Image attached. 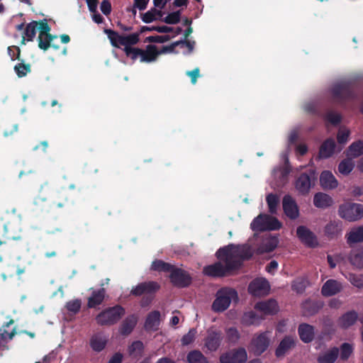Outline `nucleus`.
Masks as SVG:
<instances>
[{
    "mask_svg": "<svg viewBox=\"0 0 363 363\" xmlns=\"http://www.w3.org/2000/svg\"><path fill=\"white\" fill-rule=\"evenodd\" d=\"M339 216L350 222L361 219L363 217V205L354 203H345L340 206Z\"/></svg>",
    "mask_w": 363,
    "mask_h": 363,
    "instance_id": "5",
    "label": "nucleus"
},
{
    "mask_svg": "<svg viewBox=\"0 0 363 363\" xmlns=\"http://www.w3.org/2000/svg\"><path fill=\"white\" fill-rule=\"evenodd\" d=\"M320 185L325 190H333L339 186V182L329 170H324L320 174Z\"/></svg>",
    "mask_w": 363,
    "mask_h": 363,
    "instance_id": "12",
    "label": "nucleus"
},
{
    "mask_svg": "<svg viewBox=\"0 0 363 363\" xmlns=\"http://www.w3.org/2000/svg\"><path fill=\"white\" fill-rule=\"evenodd\" d=\"M335 140L332 138L327 139L320 147L319 157L323 159L329 158L335 152Z\"/></svg>",
    "mask_w": 363,
    "mask_h": 363,
    "instance_id": "25",
    "label": "nucleus"
},
{
    "mask_svg": "<svg viewBox=\"0 0 363 363\" xmlns=\"http://www.w3.org/2000/svg\"><path fill=\"white\" fill-rule=\"evenodd\" d=\"M181 13L179 11L169 13L164 18V22L167 24H177L180 21Z\"/></svg>",
    "mask_w": 363,
    "mask_h": 363,
    "instance_id": "50",
    "label": "nucleus"
},
{
    "mask_svg": "<svg viewBox=\"0 0 363 363\" xmlns=\"http://www.w3.org/2000/svg\"><path fill=\"white\" fill-rule=\"evenodd\" d=\"M349 244L363 242V225L352 228L346 235Z\"/></svg>",
    "mask_w": 363,
    "mask_h": 363,
    "instance_id": "27",
    "label": "nucleus"
},
{
    "mask_svg": "<svg viewBox=\"0 0 363 363\" xmlns=\"http://www.w3.org/2000/svg\"><path fill=\"white\" fill-rule=\"evenodd\" d=\"M283 208L285 214L291 219L296 218L299 215L296 202L289 195H286L283 199Z\"/></svg>",
    "mask_w": 363,
    "mask_h": 363,
    "instance_id": "14",
    "label": "nucleus"
},
{
    "mask_svg": "<svg viewBox=\"0 0 363 363\" xmlns=\"http://www.w3.org/2000/svg\"><path fill=\"white\" fill-rule=\"evenodd\" d=\"M339 349L330 347L322 351L318 357V363H334L337 358Z\"/></svg>",
    "mask_w": 363,
    "mask_h": 363,
    "instance_id": "23",
    "label": "nucleus"
},
{
    "mask_svg": "<svg viewBox=\"0 0 363 363\" xmlns=\"http://www.w3.org/2000/svg\"><path fill=\"white\" fill-rule=\"evenodd\" d=\"M342 289V285L340 282L334 279H329L323 285L322 294L325 296H330L340 292Z\"/></svg>",
    "mask_w": 363,
    "mask_h": 363,
    "instance_id": "22",
    "label": "nucleus"
},
{
    "mask_svg": "<svg viewBox=\"0 0 363 363\" xmlns=\"http://www.w3.org/2000/svg\"><path fill=\"white\" fill-rule=\"evenodd\" d=\"M269 284L264 278H257L254 279L248 287L250 294L255 296H266L269 294Z\"/></svg>",
    "mask_w": 363,
    "mask_h": 363,
    "instance_id": "9",
    "label": "nucleus"
},
{
    "mask_svg": "<svg viewBox=\"0 0 363 363\" xmlns=\"http://www.w3.org/2000/svg\"><path fill=\"white\" fill-rule=\"evenodd\" d=\"M138 322V317L135 314H132L126 317L121 323L119 327V333L122 335H130L135 328Z\"/></svg>",
    "mask_w": 363,
    "mask_h": 363,
    "instance_id": "20",
    "label": "nucleus"
},
{
    "mask_svg": "<svg viewBox=\"0 0 363 363\" xmlns=\"http://www.w3.org/2000/svg\"><path fill=\"white\" fill-rule=\"evenodd\" d=\"M353 346L350 343H343L340 347V359L346 360L352 354Z\"/></svg>",
    "mask_w": 363,
    "mask_h": 363,
    "instance_id": "49",
    "label": "nucleus"
},
{
    "mask_svg": "<svg viewBox=\"0 0 363 363\" xmlns=\"http://www.w3.org/2000/svg\"><path fill=\"white\" fill-rule=\"evenodd\" d=\"M290 172V167L286 164V166L282 168L274 169V174L275 177H279L281 183H284Z\"/></svg>",
    "mask_w": 363,
    "mask_h": 363,
    "instance_id": "46",
    "label": "nucleus"
},
{
    "mask_svg": "<svg viewBox=\"0 0 363 363\" xmlns=\"http://www.w3.org/2000/svg\"><path fill=\"white\" fill-rule=\"evenodd\" d=\"M354 167V159L347 156L338 163L337 173L342 176H348L353 171Z\"/></svg>",
    "mask_w": 363,
    "mask_h": 363,
    "instance_id": "24",
    "label": "nucleus"
},
{
    "mask_svg": "<svg viewBox=\"0 0 363 363\" xmlns=\"http://www.w3.org/2000/svg\"><path fill=\"white\" fill-rule=\"evenodd\" d=\"M294 345V338L289 336L284 338L277 347L275 354L277 357H283Z\"/></svg>",
    "mask_w": 363,
    "mask_h": 363,
    "instance_id": "28",
    "label": "nucleus"
},
{
    "mask_svg": "<svg viewBox=\"0 0 363 363\" xmlns=\"http://www.w3.org/2000/svg\"><path fill=\"white\" fill-rule=\"evenodd\" d=\"M125 308L121 305L108 307L101 311L95 318L96 322L101 326H111L117 323L125 315Z\"/></svg>",
    "mask_w": 363,
    "mask_h": 363,
    "instance_id": "2",
    "label": "nucleus"
},
{
    "mask_svg": "<svg viewBox=\"0 0 363 363\" xmlns=\"http://www.w3.org/2000/svg\"><path fill=\"white\" fill-rule=\"evenodd\" d=\"M352 263L357 267H363V250L353 255L351 257Z\"/></svg>",
    "mask_w": 363,
    "mask_h": 363,
    "instance_id": "54",
    "label": "nucleus"
},
{
    "mask_svg": "<svg viewBox=\"0 0 363 363\" xmlns=\"http://www.w3.org/2000/svg\"><path fill=\"white\" fill-rule=\"evenodd\" d=\"M88 8L91 13L96 12L98 0H86Z\"/></svg>",
    "mask_w": 363,
    "mask_h": 363,
    "instance_id": "64",
    "label": "nucleus"
},
{
    "mask_svg": "<svg viewBox=\"0 0 363 363\" xmlns=\"http://www.w3.org/2000/svg\"><path fill=\"white\" fill-rule=\"evenodd\" d=\"M100 9L101 12L104 15L107 16L110 14L111 11V4L108 0H104L101 4Z\"/></svg>",
    "mask_w": 363,
    "mask_h": 363,
    "instance_id": "58",
    "label": "nucleus"
},
{
    "mask_svg": "<svg viewBox=\"0 0 363 363\" xmlns=\"http://www.w3.org/2000/svg\"><path fill=\"white\" fill-rule=\"evenodd\" d=\"M363 154V140L352 143L346 151V155L352 159L359 157Z\"/></svg>",
    "mask_w": 363,
    "mask_h": 363,
    "instance_id": "30",
    "label": "nucleus"
},
{
    "mask_svg": "<svg viewBox=\"0 0 363 363\" xmlns=\"http://www.w3.org/2000/svg\"><path fill=\"white\" fill-rule=\"evenodd\" d=\"M186 362L188 363H209L207 357L199 350H194L186 355Z\"/></svg>",
    "mask_w": 363,
    "mask_h": 363,
    "instance_id": "32",
    "label": "nucleus"
},
{
    "mask_svg": "<svg viewBox=\"0 0 363 363\" xmlns=\"http://www.w3.org/2000/svg\"><path fill=\"white\" fill-rule=\"evenodd\" d=\"M313 205L321 209H325L334 204L333 199L328 194L318 192L313 196Z\"/></svg>",
    "mask_w": 363,
    "mask_h": 363,
    "instance_id": "17",
    "label": "nucleus"
},
{
    "mask_svg": "<svg viewBox=\"0 0 363 363\" xmlns=\"http://www.w3.org/2000/svg\"><path fill=\"white\" fill-rule=\"evenodd\" d=\"M160 289V285L154 281L140 283L130 291V294L135 296H140L143 294H154Z\"/></svg>",
    "mask_w": 363,
    "mask_h": 363,
    "instance_id": "10",
    "label": "nucleus"
},
{
    "mask_svg": "<svg viewBox=\"0 0 363 363\" xmlns=\"http://www.w3.org/2000/svg\"><path fill=\"white\" fill-rule=\"evenodd\" d=\"M56 38V35H53L52 34H45L43 36H38V40L39 48L45 51L48 50V48L51 47V42Z\"/></svg>",
    "mask_w": 363,
    "mask_h": 363,
    "instance_id": "41",
    "label": "nucleus"
},
{
    "mask_svg": "<svg viewBox=\"0 0 363 363\" xmlns=\"http://www.w3.org/2000/svg\"><path fill=\"white\" fill-rule=\"evenodd\" d=\"M38 21H33L29 23L24 30V35L27 38L28 41H32L35 36L38 29Z\"/></svg>",
    "mask_w": 363,
    "mask_h": 363,
    "instance_id": "43",
    "label": "nucleus"
},
{
    "mask_svg": "<svg viewBox=\"0 0 363 363\" xmlns=\"http://www.w3.org/2000/svg\"><path fill=\"white\" fill-rule=\"evenodd\" d=\"M254 231L276 230L281 227V223L274 217L260 214L250 224Z\"/></svg>",
    "mask_w": 363,
    "mask_h": 363,
    "instance_id": "4",
    "label": "nucleus"
},
{
    "mask_svg": "<svg viewBox=\"0 0 363 363\" xmlns=\"http://www.w3.org/2000/svg\"><path fill=\"white\" fill-rule=\"evenodd\" d=\"M199 68L197 67L187 72V75L191 77V80L193 84L196 82V79L199 76Z\"/></svg>",
    "mask_w": 363,
    "mask_h": 363,
    "instance_id": "61",
    "label": "nucleus"
},
{
    "mask_svg": "<svg viewBox=\"0 0 363 363\" xmlns=\"http://www.w3.org/2000/svg\"><path fill=\"white\" fill-rule=\"evenodd\" d=\"M222 337L220 332L209 331L205 339V347L209 351H216L219 347Z\"/></svg>",
    "mask_w": 363,
    "mask_h": 363,
    "instance_id": "19",
    "label": "nucleus"
},
{
    "mask_svg": "<svg viewBox=\"0 0 363 363\" xmlns=\"http://www.w3.org/2000/svg\"><path fill=\"white\" fill-rule=\"evenodd\" d=\"M216 299L212 304L214 312H223L227 309V287H223L216 293Z\"/></svg>",
    "mask_w": 363,
    "mask_h": 363,
    "instance_id": "15",
    "label": "nucleus"
},
{
    "mask_svg": "<svg viewBox=\"0 0 363 363\" xmlns=\"http://www.w3.org/2000/svg\"><path fill=\"white\" fill-rule=\"evenodd\" d=\"M14 70L18 77H23L28 73L31 72V67L30 64H24L23 62L18 63L14 67Z\"/></svg>",
    "mask_w": 363,
    "mask_h": 363,
    "instance_id": "45",
    "label": "nucleus"
},
{
    "mask_svg": "<svg viewBox=\"0 0 363 363\" xmlns=\"http://www.w3.org/2000/svg\"><path fill=\"white\" fill-rule=\"evenodd\" d=\"M350 133V130L345 127H342L339 129L337 134L339 145L344 146L349 141Z\"/></svg>",
    "mask_w": 363,
    "mask_h": 363,
    "instance_id": "42",
    "label": "nucleus"
},
{
    "mask_svg": "<svg viewBox=\"0 0 363 363\" xmlns=\"http://www.w3.org/2000/svg\"><path fill=\"white\" fill-rule=\"evenodd\" d=\"M175 265L166 262L162 259H155L152 262L151 270L158 272H169L172 273Z\"/></svg>",
    "mask_w": 363,
    "mask_h": 363,
    "instance_id": "29",
    "label": "nucleus"
},
{
    "mask_svg": "<svg viewBox=\"0 0 363 363\" xmlns=\"http://www.w3.org/2000/svg\"><path fill=\"white\" fill-rule=\"evenodd\" d=\"M170 40L169 35H151L146 38L145 42L163 43Z\"/></svg>",
    "mask_w": 363,
    "mask_h": 363,
    "instance_id": "51",
    "label": "nucleus"
},
{
    "mask_svg": "<svg viewBox=\"0 0 363 363\" xmlns=\"http://www.w3.org/2000/svg\"><path fill=\"white\" fill-rule=\"evenodd\" d=\"M342 230L340 221H331L325 226V233L329 236L334 237L341 233Z\"/></svg>",
    "mask_w": 363,
    "mask_h": 363,
    "instance_id": "39",
    "label": "nucleus"
},
{
    "mask_svg": "<svg viewBox=\"0 0 363 363\" xmlns=\"http://www.w3.org/2000/svg\"><path fill=\"white\" fill-rule=\"evenodd\" d=\"M150 0H135V6L139 10L143 11L147 8V5Z\"/></svg>",
    "mask_w": 363,
    "mask_h": 363,
    "instance_id": "63",
    "label": "nucleus"
},
{
    "mask_svg": "<svg viewBox=\"0 0 363 363\" xmlns=\"http://www.w3.org/2000/svg\"><path fill=\"white\" fill-rule=\"evenodd\" d=\"M160 323V312L159 311H153L147 314L144 327L147 331H156L159 328Z\"/></svg>",
    "mask_w": 363,
    "mask_h": 363,
    "instance_id": "21",
    "label": "nucleus"
},
{
    "mask_svg": "<svg viewBox=\"0 0 363 363\" xmlns=\"http://www.w3.org/2000/svg\"><path fill=\"white\" fill-rule=\"evenodd\" d=\"M157 13L158 15H161L160 11H157L156 9L148 11L145 13L142 16V20L143 22L146 23H152L155 20V13Z\"/></svg>",
    "mask_w": 363,
    "mask_h": 363,
    "instance_id": "52",
    "label": "nucleus"
},
{
    "mask_svg": "<svg viewBox=\"0 0 363 363\" xmlns=\"http://www.w3.org/2000/svg\"><path fill=\"white\" fill-rule=\"evenodd\" d=\"M106 343V340L98 335H93L90 339L91 349L97 352L102 351L105 348Z\"/></svg>",
    "mask_w": 363,
    "mask_h": 363,
    "instance_id": "36",
    "label": "nucleus"
},
{
    "mask_svg": "<svg viewBox=\"0 0 363 363\" xmlns=\"http://www.w3.org/2000/svg\"><path fill=\"white\" fill-rule=\"evenodd\" d=\"M105 33L113 47L121 48L123 46V50L127 57L133 61L136 60L139 56L141 57L142 49L133 47L140 42L138 34L120 35L111 29H106Z\"/></svg>",
    "mask_w": 363,
    "mask_h": 363,
    "instance_id": "1",
    "label": "nucleus"
},
{
    "mask_svg": "<svg viewBox=\"0 0 363 363\" xmlns=\"http://www.w3.org/2000/svg\"><path fill=\"white\" fill-rule=\"evenodd\" d=\"M255 309L264 317V315L276 313L279 311V307L276 301L270 299L257 302Z\"/></svg>",
    "mask_w": 363,
    "mask_h": 363,
    "instance_id": "11",
    "label": "nucleus"
},
{
    "mask_svg": "<svg viewBox=\"0 0 363 363\" xmlns=\"http://www.w3.org/2000/svg\"><path fill=\"white\" fill-rule=\"evenodd\" d=\"M357 319V314L354 311H350L344 314L339 319V325L343 328H347L352 325Z\"/></svg>",
    "mask_w": 363,
    "mask_h": 363,
    "instance_id": "35",
    "label": "nucleus"
},
{
    "mask_svg": "<svg viewBox=\"0 0 363 363\" xmlns=\"http://www.w3.org/2000/svg\"><path fill=\"white\" fill-rule=\"evenodd\" d=\"M123 356L121 352H116L109 359L108 363H122Z\"/></svg>",
    "mask_w": 363,
    "mask_h": 363,
    "instance_id": "62",
    "label": "nucleus"
},
{
    "mask_svg": "<svg viewBox=\"0 0 363 363\" xmlns=\"http://www.w3.org/2000/svg\"><path fill=\"white\" fill-rule=\"evenodd\" d=\"M196 333L197 331L195 328L190 329L189 332L182 337L181 340L182 345L186 346L192 343L195 340Z\"/></svg>",
    "mask_w": 363,
    "mask_h": 363,
    "instance_id": "48",
    "label": "nucleus"
},
{
    "mask_svg": "<svg viewBox=\"0 0 363 363\" xmlns=\"http://www.w3.org/2000/svg\"><path fill=\"white\" fill-rule=\"evenodd\" d=\"M298 332L300 337L303 342H308L313 340L314 333L312 326L307 324L301 325Z\"/></svg>",
    "mask_w": 363,
    "mask_h": 363,
    "instance_id": "37",
    "label": "nucleus"
},
{
    "mask_svg": "<svg viewBox=\"0 0 363 363\" xmlns=\"http://www.w3.org/2000/svg\"><path fill=\"white\" fill-rule=\"evenodd\" d=\"M170 282L177 288H187L193 281L190 273L182 268L174 267L172 273L169 275Z\"/></svg>",
    "mask_w": 363,
    "mask_h": 363,
    "instance_id": "7",
    "label": "nucleus"
},
{
    "mask_svg": "<svg viewBox=\"0 0 363 363\" xmlns=\"http://www.w3.org/2000/svg\"><path fill=\"white\" fill-rule=\"evenodd\" d=\"M247 355L245 349L240 348L231 352L228 355V363H245L247 361Z\"/></svg>",
    "mask_w": 363,
    "mask_h": 363,
    "instance_id": "31",
    "label": "nucleus"
},
{
    "mask_svg": "<svg viewBox=\"0 0 363 363\" xmlns=\"http://www.w3.org/2000/svg\"><path fill=\"white\" fill-rule=\"evenodd\" d=\"M296 234L300 240L308 246L314 247L318 244L313 233L304 226H299L296 230Z\"/></svg>",
    "mask_w": 363,
    "mask_h": 363,
    "instance_id": "16",
    "label": "nucleus"
},
{
    "mask_svg": "<svg viewBox=\"0 0 363 363\" xmlns=\"http://www.w3.org/2000/svg\"><path fill=\"white\" fill-rule=\"evenodd\" d=\"M252 254V250L247 246L228 245V273L230 270L238 269L242 261L250 257Z\"/></svg>",
    "mask_w": 363,
    "mask_h": 363,
    "instance_id": "3",
    "label": "nucleus"
},
{
    "mask_svg": "<svg viewBox=\"0 0 363 363\" xmlns=\"http://www.w3.org/2000/svg\"><path fill=\"white\" fill-rule=\"evenodd\" d=\"M14 323V320L11 319L9 322L4 323L2 328H0V340L2 341H8L13 339L16 334V329L13 328L10 332L6 330V328H9Z\"/></svg>",
    "mask_w": 363,
    "mask_h": 363,
    "instance_id": "34",
    "label": "nucleus"
},
{
    "mask_svg": "<svg viewBox=\"0 0 363 363\" xmlns=\"http://www.w3.org/2000/svg\"><path fill=\"white\" fill-rule=\"evenodd\" d=\"M266 199L269 212L272 213H276L279 203V197L275 194H269Z\"/></svg>",
    "mask_w": 363,
    "mask_h": 363,
    "instance_id": "44",
    "label": "nucleus"
},
{
    "mask_svg": "<svg viewBox=\"0 0 363 363\" xmlns=\"http://www.w3.org/2000/svg\"><path fill=\"white\" fill-rule=\"evenodd\" d=\"M327 120L333 124H337L341 121V116L336 112L330 111L327 114Z\"/></svg>",
    "mask_w": 363,
    "mask_h": 363,
    "instance_id": "57",
    "label": "nucleus"
},
{
    "mask_svg": "<svg viewBox=\"0 0 363 363\" xmlns=\"http://www.w3.org/2000/svg\"><path fill=\"white\" fill-rule=\"evenodd\" d=\"M271 344V333L269 331L255 335L251 344L250 350L257 356L264 352Z\"/></svg>",
    "mask_w": 363,
    "mask_h": 363,
    "instance_id": "6",
    "label": "nucleus"
},
{
    "mask_svg": "<svg viewBox=\"0 0 363 363\" xmlns=\"http://www.w3.org/2000/svg\"><path fill=\"white\" fill-rule=\"evenodd\" d=\"M278 244L277 238H269L263 240L262 245L259 247V253L269 252L274 250Z\"/></svg>",
    "mask_w": 363,
    "mask_h": 363,
    "instance_id": "38",
    "label": "nucleus"
},
{
    "mask_svg": "<svg viewBox=\"0 0 363 363\" xmlns=\"http://www.w3.org/2000/svg\"><path fill=\"white\" fill-rule=\"evenodd\" d=\"M144 351V345L140 340H136L132 342L128 347V352L130 356L139 357L143 355Z\"/></svg>",
    "mask_w": 363,
    "mask_h": 363,
    "instance_id": "40",
    "label": "nucleus"
},
{
    "mask_svg": "<svg viewBox=\"0 0 363 363\" xmlns=\"http://www.w3.org/2000/svg\"><path fill=\"white\" fill-rule=\"evenodd\" d=\"M106 291L104 288L101 287L97 290H93L91 296L87 300V307L89 308H95L100 306L104 301Z\"/></svg>",
    "mask_w": 363,
    "mask_h": 363,
    "instance_id": "18",
    "label": "nucleus"
},
{
    "mask_svg": "<svg viewBox=\"0 0 363 363\" xmlns=\"http://www.w3.org/2000/svg\"><path fill=\"white\" fill-rule=\"evenodd\" d=\"M160 54L157 47L154 45H148L145 50L142 49L141 62H151L156 60L157 57Z\"/></svg>",
    "mask_w": 363,
    "mask_h": 363,
    "instance_id": "26",
    "label": "nucleus"
},
{
    "mask_svg": "<svg viewBox=\"0 0 363 363\" xmlns=\"http://www.w3.org/2000/svg\"><path fill=\"white\" fill-rule=\"evenodd\" d=\"M238 296L237 292L234 289H228V305L230 303H237Z\"/></svg>",
    "mask_w": 363,
    "mask_h": 363,
    "instance_id": "60",
    "label": "nucleus"
},
{
    "mask_svg": "<svg viewBox=\"0 0 363 363\" xmlns=\"http://www.w3.org/2000/svg\"><path fill=\"white\" fill-rule=\"evenodd\" d=\"M298 138V130L297 129H293L289 134L288 143L289 144H293L296 141Z\"/></svg>",
    "mask_w": 363,
    "mask_h": 363,
    "instance_id": "59",
    "label": "nucleus"
},
{
    "mask_svg": "<svg viewBox=\"0 0 363 363\" xmlns=\"http://www.w3.org/2000/svg\"><path fill=\"white\" fill-rule=\"evenodd\" d=\"M38 23V29L40 31L38 36H43V35H45V34L46 35L50 34V31L51 28H50V26L48 25V23H47V21L45 19L40 21Z\"/></svg>",
    "mask_w": 363,
    "mask_h": 363,
    "instance_id": "53",
    "label": "nucleus"
},
{
    "mask_svg": "<svg viewBox=\"0 0 363 363\" xmlns=\"http://www.w3.org/2000/svg\"><path fill=\"white\" fill-rule=\"evenodd\" d=\"M82 306V301L79 298H76L72 301L67 302L65 305V308L69 312H71L74 314H77L81 308Z\"/></svg>",
    "mask_w": 363,
    "mask_h": 363,
    "instance_id": "47",
    "label": "nucleus"
},
{
    "mask_svg": "<svg viewBox=\"0 0 363 363\" xmlns=\"http://www.w3.org/2000/svg\"><path fill=\"white\" fill-rule=\"evenodd\" d=\"M306 287V281L303 279H297L292 284V288L298 293L302 292Z\"/></svg>",
    "mask_w": 363,
    "mask_h": 363,
    "instance_id": "55",
    "label": "nucleus"
},
{
    "mask_svg": "<svg viewBox=\"0 0 363 363\" xmlns=\"http://www.w3.org/2000/svg\"><path fill=\"white\" fill-rule=\"evenodd\" d=\"M203 273L211 277H222L227 273V264L217 262L213 264L206 266Z\"/></svg>",
    "mask_w": 363,
    "mask_h": 363,
    "instance_id": "13",
    "label": "nucleus"
},
{
    "mask_svg": "<svg viewBox=\"0 0 363 363\" xmlns=\"http://www.w3.org/2000/svg\"><path fill=\"white\" fill-rule=\"evenodd\" d=\"M264 319V317L259 313L250 311L246 312L242 317V321L246 325H259Z\"/></svg>",
    "mask_w": 363,
    "mask_h": 363,
    "instance_id": "33",
    "label": "nucleus"
},
{
    "mask_svg": "<svg viewBox=\"0 0 363 363\" xmlns=\"http://www.w3.org/2000/svg\"><path fill=\"white\" fill-rule=\"evenodd\" d=\"M314 174L312 172L311 176H310L306 173H303L295 179L294 186L298 194L306 196L309 194L315 185Z\"/></svg>",
    "mask_w": 363,
    "mask_h": 363,
    "instance_id": "8",
    "label": "nucleus"
},
{
    "mask_svg": "<svg viewBox=\"0 0 363 363\" xmlns=\"http://www.w3.org/2000/svg\"><path fill=\"white\" fill-rule=\"evenodd\" d=\"M216 257L222 261L223 264H227V245L220 247L216 252Z\"/></svg>",
    "mask_w": 363,
    "mask_h": 363,
    "instance_id": "56",
    "label": "nucleus"
}]
</instances>
